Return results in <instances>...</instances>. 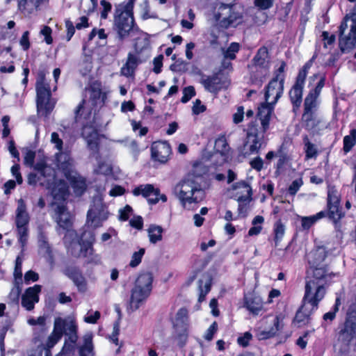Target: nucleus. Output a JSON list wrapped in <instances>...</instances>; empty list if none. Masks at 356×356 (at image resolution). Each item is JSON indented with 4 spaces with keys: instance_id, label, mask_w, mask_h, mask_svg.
Segmentation results:
<instances>
[{
    "instance_id": "1",
    "label": "nucleus",
    "mask_w": 356,
    "mask_h": 356,
    "mask_svg": "<svg viewBox=\"0 0 356 356\" xmlns=\"http://www.w3.org/2000/svg\"><path fill=\"white\" fill-rule=\"evenodd\" d=\"M271 115L272 107L268 105L259 107L257 118L260 120L261 127L255 124L249 126L242 151L244 156L258 154L266 146L265 134L269 128Z\"/></svg>"
},
{
    "instance_id": "2",
    "label": "nucleus",
    "mask_w": 356,
    "mask_h": 356,
    "mask_svg": "<svg viewBox=\"0 0 356 356\" xmlns=\"http://www.w3.org/2000/svg\"><path fill=\"white\" fill-rule=\"evenodd\" d=\"M321 269L314 270V274H307L303 302L309 304L312 309H316L318 302L325 294V284L332 276L325 275Z\"/></svg>"
},
{
    "instance_id": "3",
    "label": "nucleus",
    "mask_w": 356,
    "mask_h": 356,
    "mask_svg": "<svg viewBox=\"0 0 356 356\" xmlns=\"http://www.w3.org/2000/svg\"><path fill=\"white\" fill-rule=\"evenodd\" d=\"M135 0H129L115 6L113 26L120 40L127 38L136 26L134 17V7Z\"/></svg>"
},
{
    "instance_id": "4",
    "label": "nucleus",
    "mask_w": 356,
    "mask_h": 356,
    "mask_svg": "<svg viewBox=\"0 0 356 356\" xmlns=\"http://www.w3.org/2000/svg\"><path fill=\"white\" fill-rule=\"evenodd\" d=\"M95 241V234L93 231H85L81 236L79 242H72L67 246L68 252L76 258L84 257L88 264L98 265L101 264V257L95 254L92 244Z\"/></svg>"
},
{
    "instance_id": "5",
    "label": "nucleus",
    "mask_w": 356,
    "mask_h": 356,
    "mask_svg": "<svg viewBox=\"0 0 356 356\" xmlns=\"http://www.w3.org/2000/svg\"><path fill=\"white\" fill-rule=\"evenodd\" d=\"M173 194L183 207L198 203L204 198V191L200 185L191 179L181 180L173 188Z\"/></svg>"
},
{
    "instance_id": "6",
    "label": "nucleus",
    "mask_w": 356,
    "mask_h": 356,
    "mask_svg": "<svg viewBox=\"0 0 356 356\" xmlns=\"http://www.w3.org/2000/svg\"><path fill=\"white\" fill-rule=\"evenodd\" d=\"M152 274L149 272L141 273L137 278L134 287L131 290V297L127 305L128 312L137 310L146 300L152 291Z\"/></svg>"
},
{
    "instance_id": "7",
    "label": "nucleus",
    "mask_w": 356,
    "mask_h": 356,
    "mask_svg": "<svg viewBox=\"0 0 356 356\" xmlns=\"http://www.w3.org/2000/svg\"><path fill=\"white\" fill-rule=\"evenodd\" d=\"M37 93V111L39 115L47 117L53 111L55 102L51 99L50 87L46 81L45 74L41 71L38 73L35 83Z\"/></svg>"
},
{
    "instance_id": "8",
    "label": "nucleus",
    "mask_w": 356,
    "mask_h": 356,
    "mask_svg": "<svg viewBox=\"0 0 356 356\" xmlns=\"http://www.w3.org/2000/svg\"><path fill=\"white\" fill-rule=\"evenodd\" d=\"M339 47L342 52H349L356 45V13L347 15L339 28Z\"/></svg>"
},
{
    "instance_id": "9",
    "label": "nucleus",
    "mask_w": 356,
    "mask_h": 356,
    "mask_svg": "<svg viewBox=\"0 0 356 356\" xmlns=\"http://www.w3.org/2000/svg\"><path fill=\"white\" fill-rule=\"evenodd\" d=\"M51 207L54 209L53 218L58 227V231L60 229L67 231V234L64 237V242L66 243L68 236L72 237L75 235L74 232L70 230L72 225L70 213L63 203L54 202L51 204Z\"/></svg>"
},
{
    "instance_id": "10",
    "label": "nucleus",
    "mask_w": 356,
    "mask_h": 356,
    "mask_svg": "<svg viewBox=\"0 0 356 356\" xmlns=\"http://www.w3.org/2000/svg\"><path fill=\"white\" fill-rule=\"evenodd\" d=\"M284 83V76H280L279 74H275V76L268 83L265 88L264 97L266 104H262L261 106L268 105L272 107V112L273 111V106L283 94Z\"/></svg>"
},
{
    "instance_id": "11",
    "label": "nucleus",
    "mask_w": 356,
    "mask_h": 356,
    "mask_svg": "<svg viewBox=\"0 0 356 356\" xmlns=\"http://www.w3.org/2000/svg\"><path fill=\"white\" fill-rule=\"evenodd\" d=\"M108 211L106 207L101 200L95 201L87 213L86 225L92 229L102 226L103 222L108 218Z\"/></svg>"
},
{
    "instance_id": "12",
    "label": "nucleus",
    "mask_w": 356,
    "mask_h": 356,
    "mask_svg": "<svg viewBox=\"0 0 356 356\" xmlns=\"http://www.w3.org/2000/svg\"><path fill=\"white\" fill-rule=\"evenodd\" d=\"M337 337V341L345 346L356 339V315L347 314L343 323L339 327Z\"/></svg>"
},
{
    "instance_id": "13",
    "label": "nucleus",
    "mask_w": 356,
    "mask_h": 356,
    "mask_svg": "<svg viewBox=\"0 0 356 356\" xmlns=\"http://www.w3.org/2000/svg\"><path fill=\"white\" fill-rule=\"evenodd\" d=\"M327 257V252L325 248L323 247H318L317 248L312 250L307 254V260L309 264V268L307 270V274H314V270L316 269L323 270L325 275L334 276L332 272L330 270L326 265H323L322 263L325 261Z\"/></svg>"
},
{
    "instance_id": "14",
    "label": "nucleus",
    "mask_w": 356,
    "mask_h": 356,
    "mask_svg": "<svg viewBox=\"0 0 356 356\" xmlns=\"http://www.w3.org/2000/svg\"><path fill=\"white\" fill-rule=\"evenodd\" d=\"M133 194L136 196L142 195L147 200L149 204H156L159 200L167 202V196L160 194V190L154 185L147 184H141L133 190Z\"/></svg>"
},
{
    "instance_id": "15",
    "label": "nucleus",
    "mask_w": 356,
    "mask_h": 356,
    "mask_svg": "<svg viewBox=\"0 0 356 356\" xmlns=\"http://www.w3.org/2000/svg\"><path fill=\"white\" fill-rule=\"evenodd\" d=\"M229 149L226 138L224 136H220L215 141V152L209 159L216 162V165H220L227 161Z\"/></svg>"
},
{
    "instance_id": "16",
    "label": "nucleus",
    "mask_w": 356,
    "mask_h": 356,
    "mask_svg": "<svg viewBox=\"0 0 356 356\" xmlns=\"http://www.w3.org/2000/svg\"><path fill=\"white\" fill-rule=\"evenodd\" d=\"M55 319H60L62 321L61 333L62 334L65 333V335L68 337V340L72 344H68L65 341L63 350H71L78 339L77 325L76 323L72 320L63 319L60 317L56 318Z\"/></svg>"
},
{
    "instance_id": "17",
    "label": "nucleus",
    "mask_w": 356,
    "mask_h": 356,
    "mask_svg": "<svg viewBox=\"0 0 356 356\" xmlns=\"http://www.w3.org/2000/svg\"><path fill=\"white\" fill-rule=\"evenodd\" d=\"M241 188L243 189L244 192L246 193L245 195H240L237 198L238 213L243 214L247 212L248 204L252 200V191L250 184L245 181H240L232 185V189L234 191Z\"/></svg>"
},
{
    "instance_id": "18",
    "label": "nucleus",
    "mask_w": 356,
    "mask_h": 356,
    "mask_svg": "<svg viewBox=\"0 0 356 356\" xmlns=\"http://www.w3.org/2000/svg\"><path fill=\"white\" fill-rule=\"evenodd\" d=\"M325 77L323 76L315 88L310 90L305 99L304 111L316 112L318 108V98L321 94L322 88L325 86Z\"/></svg>"
},
{
    "instance_id": "19",
    "label": "nucleus",
    "mask_w": 356,
    "mask_h": 356,
    "mask_svg": "<svg viewBox=\"0 0 356 356\" xmlns=\"http://www.w3.org/2000/svg\"><path fill=\"white\" fill-rule=\"evenodd\" d=\"M171 154V147L167 142H155L151 147V156L154 161L160 163L168 161Z\"/></svg>"
},
{
    "instance_id": "20",
    "label": "nucleus",
    "mask_w": 356,
    "mask_h": 356,
    "mask_svg": "<svg viewBox=\"0 0 356 356\" xmlns=\"http://www.w3.org/2000/svg\"><path fill=\"white\" fill-rule=\"evenodd\" d=\"M41 286L35 284L33 287L28 288L22 296V305L28 311L34 309L35 304L39 301V293L41 291Z\"/></svg>"
},
{
    "instance_id": "21",
    "label": "nucleus",
    "mask_w": 356,
    "mask_h": 356,
    "mask_svg": "<svg viewBox=\"0 0 356 356\" xmlns=\"http://www.w3.org/2000/svg\"><path fill=\"white\" fill-rule=\"evenodd\" d=\"M63 273L73 282L79 291L81 293L86 291V280L78 268L75 266H67L63 270Z\"/></svg>"
},
{
    "instance_id": "22",
    "label": "nucleus",
    "mask_w": 356,
    "mask_h": 356,
    "mask_svg": "<svg viewBox=\"0 0 356 356\" xmlns=\"http://www.w3.org/2000/svg\"><path fill=\"white\" fill-rule=\"evenodd\" d=\"M82 136L87 143L88 147L93 152L99 150V134L97 130L90 125H86L82 129Z\"/></svg>"
},
{
    "instance_id": "23",
    "label": "nucleus",
    "mask_w": 356,
    "mask_h": 356,
    "mask_svg": "<svg viewBox=\"0 0 356 356\" xmlns=\"http://www.w3.org/2000/svg\"><path fill=\"white\" fill-rule=\"evenodd\" d=\"M255 67H259L264 71L265 76L270 68V58L267 47H261L259 48L253 58Z\"/></svg>"
},
{
    "instance_id": "24",
    "label": "nucleus",
    "mask_w": 356,
    "mask_h": 356,
    "mask_svg": "<svg viewBox=\"0 0 356 356\" xmlns=\"http://www.w3.org/2000/svg\"><path fill=\"white\" fill-rule=\"evenodd\" d=\"M328 216L337 227V222L341 218V211L339 209V201L337 196H333L330 192L327 197Z\"/></svg>"
},
{
    "instance_id": "25",
    "label": "nucleus",
    "mask_w": 356,
    "mask_h": 356,
    "mask_svg": "<svg viewBox=\"0 0 356 356\" xmlns=\"http://www.w3.org/2000/svg\"><path fill=\"white\" fill-rule=\"evenodd\" d=\"M314 310V309H312V307L309 306V304L303 302L302 307L296 314L293 323L297 325L298 327L308 324L310 321L311 313Z\"/></svg>"
},
{
    "instance_id": "26",
    "label": "nucleus",
    "mask_w": 356,
    "mask_h": 356,
    "mask_svg": "<svg viewBox=\"0 0 356 356\" xmlns=\"http://www.w3.org/2000/svg\"><path fill=\"white\" fill-rule=\"evenodd\" d=\"M200 83L210 92L217 93L222 88L220 79L217 75H203L201 77Z\"/></svg>"
},
{
    "instance_id": "27",
    "label": "nucleus",
    "mask_w": 356,
    "mask_h": 356,
    "mask_svg": "<svg viewBox=\"0 0 356 356\" xmlns=\"http://www.w3.org/2000/svg\"><path fill=\"white\" fill-rule=\"evenodd\" d=\"M244 307L253 315H258L263 309V301L259 296H245L244 298Z\"/></svg>"
},
{
    "instance_id": "28",
    "label": "nucleus",
    "mask_w": 356,
    "mask_h": 356,
    "mask_svg": "<svg viewBox=\"0 0 356 356\" xmlns=\"http://www.w3.org/2000/svg\"><path fill=\"white\" fill-rule=\"evenodd\" d=\"M51 194L55 201L63 202L68 194V186L64 180H59L55 183L51 190Z\"/></svg>"
},
{
    "instance_id": "29",
    "label": "nucleus",
    "mask_w": 356,
    "mask_h": 356,
    "mask_svg": "<svg viewBox=\"0 0 356 356\" xmlns=\"http://www.w3.org/2000/svg\"><path fill=\"white\" fill-rule=\"evenodd\" d=\"M303 88L304 87L293 85L289 91V97L293 104V111L295 113L298 111L302 102Z\"/></svg>"
},
{
    "instance_id": "30",
    "label": "nucleus",
    "mask_w": 356,
    "mask_h": 356,
    "mask_svg": "<svg viewBox=\"0 0 356 356\" xmlns=\"http://www.w3.org/2000/svg\"><path fill=\"white\" fill-rule=\"evenodd\" d=\"M61 322L60 319H55L54 323V330L51 334L49 336L46 346L48 348L54 347L62 338L63 334L61 333Z\"/></svg>"
},
{
    "instance_id": "31",
    "label": "nucleus",
    "mask_w": 356,
    "mask_h": 356,
    "mask_svg": "<svg viewBox=\"0 0 356 356\" xmlns=\"http://www.w3.org/2000/svg\"><path fill=\"white\" fill-rule=\"evenodd\" d=\"M138 65V59L136 56L129 53L126 63L122 67L121 74L129 77L134 75V71Z\"/></svg>"
},
{
    "instance_id": "32",
    "label": "nucleus",
    "mask_w": 356,
    "mask_h": 356,
    "mask_svg": "<svg viewBox=\"0 0 356 356\" xmlns=\"http://www.w3.org/2000/svg\"><path fill=\"white\" fill-rule=\"evenodd\" d=\"M302 120L305 128L309 131L314 129L321 123L316 112L304 111Z\"/></svg>"
},
{
    "instance_id": "33",
    "label": "nucleus",
    "mask_w": 356,
    "mask_h": 356,
    "mask_svg": "<svg viewBox=\"0 0 356 356\" xmlns=\"http://www.w3.org/2000/svg\"><path fill=\"white\" fill-rule=\"evenodd\" d=\"M29 221V214L26 211V207L22 202L19 203L16 211V226L27 227Z\"/></svg>"
},
{
    "instance_id": "34",
    "label": "nucleus",
    "mask_w": 356,
    "mask_h": 356,
    "mask_svg": "<svg viewBox=\"0 0 356 356\" xmlns=\"http://www.w3.org/2000/svg\"><path fill=\"white\" fill-rule=\"evenodd\" d=\"M83 345L79 348V355L94 356L92 334H86L83 337Z\"/></svg>"
},
{
    "instance_id": "35",
    "label": "nucleus",
    "mask_w": 356,
    "mask_h": 356,
    "mask_svg": "<svg viewBox=\"0 0 356 356\" xmlns=\"http://www.w3.org/2000/svg\"><path fill=\"white\" fill-rule=\"evenodd\" d=\"M88 92L90 95V101L91 102L92 106H96L98 103H101L102 97V88L99 83H94L88 89Z\"/></svg>"
},
{
    "instance_id": "36",
    "label": "nucleus",
    "mask_w": 356,
    "mask_h": 356,
    "mask_svg": "<svg viewBox=\"0 0 356 356\" xmlns=\"http://www.w3.org/2000/svg\"><path fill=\"white\" fill-rule=\"evenodd\" d=\"M38 246L39 250L41 254H43L44 257H47V259L52 262L53 261V255L51 250V247L48 243L47 239L45 236L41 234L38 238Z\"/></svg>"
},
{
    "instance_id": "37",
    "label": "nucleus",
    "mask_w": 356,
    "mask_h": 356,
    "mask_svg": "<svg viewBox=\"0 0 356 356\" xmlns=\"http://www.w3.org/2000/svg\"><path fill=\"white\" fill-rule=\"evenodd\" d=\"M163 228L156 225H151L147 229L150 243L155 244L162 240Z\"/></svg>"
},
{
    "instance_id": "38",
    "label": "nucleus",
    "mask_w": 356,
    "mask_h": 356,
    "mask_svg": "<svg viewBox=\"0 0 356 356\" xmlns=\"http://www.w3.org/2000/svg\"><path fill=\"white\" fill-rule=\"evenodd\" d=\"M314 57H312L309 61H307L300 70L298 74L296 77V83L294 85L304 87L305 81L308 73L309 70L312 66Z\"/></svg>"
},
{
    "instance_id": "39",
    "label": "nucleus",
    "mask_w": 356,
    "mask_h": 356,
    "mask_svg": "<svg viewBox=\"0 0 356 356\" xmlns=\"http://www.w3.org/2000/svg\"><path fill=\"white\" fill-rule=\"evenodd\" d=\"M282 325L280 324V318L278 316H275L273 321V325L268 330L261 332L260 336L261 339H269L275 337L277 332L282 328Z\"/></svg>"
},
{
    "instance_id": "40",
    "label": "nucleus",
    "mask_w": 356,
    "mask_h": 356,
    "mask_svg": "<svg viewBox=\"0 0 356 356\" xmlns=\"http://www.w3.org/2000/svg\"><path fill=\"white\" fill-rule=\"evenodd\" d=\"M70 184L74 192L77 195H81L86 189V180L81 177H72Z\"/></svg>"
},
{
    "instance_id": "41",
    "label": "nucleus",
    "mask_w": 356,
    "mask_h": 356,
    "mask_svg": "<svg viewBox=\"0 0 356 356\" xmlns=\"http://www.w3.org/2000/svg\"><path fill=\"white\" fill-rule=\"evenodd\" d=\"M343 152L345 154L349 152L356 144V129H351L350 134L343 138Z\"/></svg>"
},
{
    "instance_id": "42",
    "label": "nucleus",
    "mask_w": 356,
    "mask_h": 356,
    "mask_svg": "<svg viewBox=\"0 0 356 356\" xmlns=\"http://www.w3.org/2000/svg\"><path fill=\"white\" fill-rule=\"evenodd\" d=\"M323 211L318 212L316 215L302 217L301 218V225L304 229H309L317 220L325 216Z\"/></svg>"
},
{
    "instance_id": "43",
    "label": "nucleus",
    "mask_w": 356,
    "mask_h": 356,
    "mask_svg": "<svg viewBox=\"0 0 356 356\" xmlns=\"http://www.w3.org/2000/svg\"><path fill=\"white\" fill-rule=\"evenodd\" d=\"M140 7L141 9V17L143 20L148 19H157L159 17L156 12L151 11L148 0H145L140 5Z\"/></svg>"
},
{
    "instance_id": "44",
    "label": "nucleus",
    "mask_w": 356,
    "mask_h": 356,
    "mask_svg": "<svg viewBox=\"0 0 356 356\" xmlns=\"http://www.w3.org/2000/svg\"><path fill=\"white\" fill-rule=\"evenodd\" d=\"M305 145V156L307 159L316 157L317 155V149L314 144L312 143L307 135L302 138Z\"/></svg>"
},
{
    "instance_id": "45",
    "label": "nucleus",
    "mask_w": 356,
    "mask_h": 356,
    "mask_svg": "<svg viewBox=\"0 0 356 356\" xmlns=\"http://www.w3.org/2000/svg\"><path fill=\"white\" fill-rule=\"evenodd\" d=\"M264 218L263 216H255L252 221V224L253 226L249 229L248 235L250 236L258 235L262 229L261 225L264 223Z\"/></svg>"
},
{
    "instance_id": "46",
    "label": "nucleus",
    "mask_w": 356,
    "mask_h": 356,
    "mask_svg": "<svg viewBox=\"0 0 356 356\" xmlns=\"http://www.w3.org/2000/svg\"><path fill=\"white\" fill-rule=\"evenodd\" d=\"M199 298L198 302H202L205 300L207 294L211 289V283L209 280L204 282L202 280L198 281Z\"/></svg>"
},
{
    "instance_id": "47",
    "label": "nucleus",
    "mask_w": 356,
    "mask_h": 356,
    "mask_svg": "<svg viewBox=\"0 0 356 356\" xmlns=\"http://www.w3.org/2000/svg\"><path fill=\"white\" fill-rule=\"evenodd\" d=\"M56 159L59 168L65 169L70 165V156L67 152L63 151L57 152L56 154Z\"/></svg>"
},
{
    "instance_id": "48",
    "label": "nucleus",
    "mask_w": 356,
    "mask_h": 356,
    "mask_svg": "<svg viewBox=\"0 0 356 356\" xmlns=\"http://www.w3.org/2000/svg\"><path fill=\"white\" fill-rule=\"evenodd\" d=\"M36 9L35 0H19L18 9L21 12L27 11L28 13H31L33 9Z\"/></svg>"
},
{
    "instance_id": "49",
    "label": "nucleus",
    "mask_w": 356,
    "mask_h": 356,
    "mask_svg": "<svg viewBox=\"0 0 356 356\" xmlns=\"http://www.w3.org/2000/svg\"><path fill=\"white\" fill-rule=\"evenodd\" d=\"M149 44V40L147 38V35L145 33H142L140 36H139L136 40L134 44V48L136 51L139 54L143 49L148 47Z\"/></svg>"
},
{
    "instance_id": "50",
    "label": "nucleus",
    "mask_w": 356,
    "mask_h": 356,
    "mask_svg": "<svg viewBox=\"0 0 356 356\" xmlns=\"http://www.w3.org/2000/svg\"><path fill=\"white\" fill-rule=\"evenodd\" d=\"M145 252V250L143 248H141L138 251L134 252L131 256L129 266L131 268L137 267L141 263Z\"/></svg>"
},
{
    "instance_id": "51",
    "label": "nucleus",
    "mask_w": 356,
    "mask_h": 356,
    "mask_svg": "<svg viewBox=\"0 0 356 356\" xmlns=\"http://www.w3.org/2000/svg\"><path fill=\"white\" fill-rule=\"evenodd\" d=\"M22 261L19 257H17L15 260V266L14 270V277L15 284H19L22 282Z\"/></svg>"
},
{
    "instance_id": "52",
    "label": "nucleus",
    "mask_w": 356,
    "mask_h": 356,
    "mask_svg": "<svg viewBox=\"0 0 356 356\" xmlns=\"http://www.w3.org/2000/svg\"><path fill=\"white\" fill-rule=\"evenodd\" d=\"M34 169L38 171L40 175L43 177H47V173L48 171V175H50L52 173V175L54 176V172L52 169L47 165V164L44 161L38 162L35 166Z\"/></svg>"
},
{
    "instance_id": "53",
    "label": "nucleus",
    "mask_w": 356,
    "mask_h": 356,
    "mask_svg": "<svg viewBox=\"0 0 356 356\" xmlns=\"http://www.w3.org/2000/svg\"><path fill=\"white\" fill-rule=\"evenodd\" d=\"M239 50L238 43L232 42L230 46L224 51V57L229 60H234L236 58V53Z\"/></svg>"
},
{
    "instance_id": "54",
    "label": "nucleus",
    "mask_w": 356,
    "mask_h": 356,
    "mask_svg": "<svg viewBox=\"0 0 356 356\" xmlns=\"http://www.w3.org/2000/svg\"><path fill=\"white\" fill-rule=\"evenodd\" d=\"M284 232L285 226L284 224L281 220L277 221L274 226L275 240L276 243L282 239L284 234Z\"/></svg>"
},
{
    "instance_id": "55",
    "label": "nucleus",
    "mask_w": 356,
    "mask_h": 356,
    "mask_svg": "<svg viewBox=\"0 0 356 356\" xmlns=\"http://www.w3.org/2000/svg\"><path fill=\"white\" fill-rule=\"evenodd\" d=\"M18 240L22 246L24 247L28 239L27 227H17Z\"/></svg>"
},
{
    "instance_id": "56",
    "label": "nucleus",
    "mask_w": 356,
    "mask_h": 356,
    "mask_svg": "<svg viewBox=\"0 0 356 356\" xmlns=\"http://www.w3.org/2000/svg\"><path fill=\"white\" fill-rule=\"evenodd\" d=\"M188 312L186 308L183 307V308L179 309L178 310V312L176 314V317H175V321H176L177 324H179V323L185 324L188 321Z\"/></svg>"
},
{
    "instance_id": "57",
    "label": "nucleus",
    "mask_w": 356,
    "mask_h": 356,
    "mask_svg": "<svg viewBox=\"0 0 356 356\" xmlns=\"http://www.w3.org/2000/svg\"><path fill=\"white\" fill-rule=\"evenodd\" d=\"M195 95V91L193 86L186 87L183 90V97H181V102L182 103H186Z\"/></svg>"
},
{
    "instance_id": "58",
    "label": "nucleus",
    "mask_w": 356,
    "mask_h": 356,
    "mask_svg": "<svg viewBox=\"0 0 356 356\" xmlns=\"http://www.w3.org/2000/svg\"><path fill=\"white\" fill-rule=\"evenodd\" d=\"M15 285H16L15 287H14L11 290V291L8 296V299L10 302L14 303V304H17L19 302V295L21 293V289H20L19 284H15Z\"/></svg>"
},
{
    "instance_id": "59",
    "label": "nucleus",
    "mask_w": 356,
    "mask_h": 356,
    "mask_svg": "<svg viewBox=\"0 0 356 356\" xmlns=\"http://www.w3.org/2000/svg\"><path fill=\"white\" fill-rule=\"evenodd\" d=\"M51 142L54 145L55 148L58 152L63 151V142L61 138H60L59 135L56 132H53L51 135Z\"/></svg>"
},
{
    "instance_id": "60",
    "label": "nucleus",
    "mask_w": 356,
    "mask_h": 356,
    "mask_svg": "<svg viewBox=\"0 0 356 356\" xmlns=\"http://www.w3.org/2000/svg\"><path fill=\"white\" fill-rule=\"evenodd\" d=\"M20 166L17 163H15L10 169V172L12 175L16 179V182L18 184H22L23 182V178L22 177L21 172L19 171Z\"/></svg>"
},
{
    "instance_id": "61",
    "label": "nucleus",
    "mask_w": 356,
    "mask_h": 356,
    "mask_svg": "<svg viewBox=\"0 0 356 356\" xmlns=\"http://www.w3.org/2000/svg\"><path fill=\"white\" fill-rule=\"evenodd\" d=\"M274 1L275 0H254V3L260 10H267L273 6Z\"/></svg>"
},
{
    "instance_id": "62",
    "label": "nucleus",
    "mask_w": 356,
    "mask_h": 356,
    "mask_svg": "<svg viewBox=\"0 0 356 356\" xmlns=\"http://www.w3.org/2000/svg\"><path fill=\"white\" fill-rule=\"evenodd\" d=\"M302 184V179L294 180L288 188L289 193L291 195H294L298 191Z\"/></svg>"
},
{
    "instance_id": "63",
    "label": "nucleus",
    "mask_w": 356,
    "mask_h": 356,
    "mask_svg": "<svg viewBox=\"0 0 356 356\" xmlns=\"http://www.w3.org/2000/svg\"><path fill=\"white\" fill-rule=\"evenodd\" d=\"M51 29L48 26H44L42 30L40 31V34L44 36V41L47 44H50L53 42V39L51 38Z\"/></svg>"
},
{
    "instance_id": "64",
    "label": "nucleus",
    "mask_w": 356,
    "mask_h": 356,
    "mask_svg": "<svg viewBox=\"0 0 356 356\" xmlns=\"http://www.w3.org/2000/svg\"><path fill=\"white\" fill-rule=\"evenodd\" d=\"M250 165L252 168L259 172L264 167V161L261 157L257 156L250 161Z\"/></svg>"
}]
</instances>
